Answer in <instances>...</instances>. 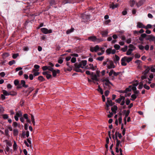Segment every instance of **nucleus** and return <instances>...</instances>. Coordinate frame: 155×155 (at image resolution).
<instances>
[{
	"instance_id": "052dcab7",
	"label": "nucleus",
	"mask_w": 155,
	"mask_h": 155,
	"mask_svg": "<svg viewBox=\"0 0 155 155\" xmlns=\"http://www.w3.org/2000/svg\"><path fill=\"white\" fill-rule=\"evenodd\" d=\"M46 78L47 79H48L52 78V75L50 74H48L46 76Z\"/></svg>"
},
{
	"instance_id": "a878e982",
	"label": "nucleus",
	"mask_w": 155,
	"mask_h": 155,
	"mask_svg": "<svg viewBox=\"0 0 155 155\" xmlns=\"http://www.w3.org/2000/svg\"><path fill=\"white\" fill-rule=\"evenodd\" d=\"M14 135L15 136H16L18 135V131L17 129H14L13 130Z\"/></svg>"
},
{
	"instance_id": "e433bc0d",
	"label": "nucleus",
	"mask_w": 155,
	"mask_h": 155,
	"mask_svg": "<svg viewBox=\"0 0 155 155\" xmlns=\"http://www.w3.org/2000/svg\"><path fill=\"white\" fill-rule=\"evenodd\" d=\"M143 85V84L142 82H140L138 86V88L139 89H141L142 88Z\"/></svg>"
},
{
	"instance_id": "b1692460",
	"label": "nucleus",
	"mask_w": 155,
	"mask_h": 155,
	"mask_svg": "<svg viewBox=\"0 0 155 155\" xmlns=\"http://www.w3.org/2000/svg\"><path fill=\"white\" fill-rule=\"evenodd\" d=\"M132 85H130L128 87L126 88L125 90V91L126 92V93H127L128 92H130L131 91V87H132Z\"/></svg>"
},
{
	"instance_id": "49530a36",
	"label": "nucleus",
	"mask_w": 155,
	"mask_h": 155,
	"mask_svg": "<svg viewBox=\"0 0 155 155\" xmlns=\"http://www.w3.org/2000/svg\"><path fill=\"white\" fill-rule=\"evenodd\" d=\"M104 56H101L98 57L96 59L98 61H102L104 59Z\"/></svg>"
},
{
	"instance_id": "393cba45",
	"label": "nucleus",
	"mask_w": 155,
	"mask_h": 155,
	"mask_svg": "<svg viewBox=\"0 0 155 155\" xmlns=\"http://www.w3.org/2000/svg\"><path fill=\"white\" fill-rule=\"evenodd\" d=\"M150 70V69L149 67H148L147 69H145V71L143 73V74L144 75H146L149 72V71Z\"/></svg>"
},
{
	"instance_id": "9d476101",
	"label": "nucleus",
	"mask_w": 155,
	"mask_h": 155,
	"mask_svg": "<svg viewBox=\"0 0 155 155\" xmlns=\"http://www.w3.org/2000/svg\"><path fill=\"white\" fill-rule=\"evenodd\" d=\"M52 72V75L53 77H55L57 75V74L60 73V71L59 70L57 69L56 70H54Z\"/></svg>"
},
{
	"instance_id": "39448f33",
	"label": "nucleus",
	"mask_w": 155,
	"mask_h": 155,
	"mask_svg": "<svg viewBox=\"0 0 155 155\" xmlns=\"http://www.w3.org/2000/svg\"><path fill=\"white\" fill-rule=\"evenodd\" d=\"M107 61H109V64H107V68L108 69H110L112 68H114L115 67L113 61L110 60L108 58L107 59Z\"/></svg>"
},
{
	"instance_id": "8fccbe9b",
	"label": "nucleus",
	"mask_w": 155,
	"mask_h": 155,
	"mask_svg": "<svg viewBox=\"0 0 155 155\" xmlns=\"http://www.w3.org/2000/svg\"><path fill=\"white\" fill-rule=\"evenodd\" d=\"M2 117L4 119H7L8 117V115L7 114H3L2 115Z\"/></svg>"
},
{
	"instance_id": "bb28decb",
	"label": "nucleus",
	"mask_w": 155,
	"mask_h": 155,
	"mask_svg": "<svg viewBox=\"0 0 155 155\" xmlns=\"http://www.w3.org/2000/svg\"><path fill=\"white\" fill-rule=\"evenodd\" d=\"M135 4V1L134 0H130V6L133 7L134 6Z\"/></svg>"
},
{
	"instance_id": "6e6d98bb",
	"label": "nucleus",
	"mask_w": 155,
	"mask_h": 155,
	"mask_svg": "<svg viewBox=\"0 0 155 155\" xmlns=\"http://www.w3.org/2000/svg\"><path fill=\"white\" fill-rule=\"evenodd\" d=\"M130 101L129 99L128 98L126 99V103L127 105H128L130 104Z\"/></svg>"
},
{
	"instance_id": "f3484780",
	"label": "nucleus",
	"mask_w": 155,
	"mask_h": 155,
	"mask_svg": "<svg viewBox=\"0 0 155 155\" xmlns=\"http://www.w3.org/2000/svg\"><path fill=\"white\" fill-rule=\"evenodd\" d=\"M38 71V70H36L35 69H33V71L35 72L34 73V74H33V75L34 77L38 76L39 75L40 73V72H35L36 71Z\"/></svg>"
},
{
	"instance_id": "6ab92c4d",
	"label": "nucleus",
	"mask_w": 155,
	"mask_h": 155,
	"mask_svg": "<svg viewBox=\"0 0 155 155\" xmlns=\"http://www.w3.org/2000/svg\"><path fill=\"white\" fill-rule=\"evenodd\" d=\"M109 105V106H113L115 104L114 102H112L111 100H107V103Z\"/></svg>"
},
{
	"instance_id": "5fc2aeb1",
	"label": "nucleus",
	"mask_w": 155,
	"mask_h": 155,
	"mask_svg": "<svg viewBox=\"0 0 155 155\" xmlns=\"http://www.w3.org/2000/svg\"><path fill=\"white\" fill-rule=\"evenodd\" d=\"M1 97L2 101L4 100L6 98V97L3 94L1 95Z\"/></svg>"
},
{
	"instance_id": "09e8293b",
	"label": "nucleus",
	"mask_w": 155,
	"mask_h": 155,
	"mask_svg": "<svg viewBox=\"0 0 155 155\" xmlns=\"http://www.w3.org/2000/svg\"><path fill=\"white\" fill-rule=\"evenodd\" d=\"M76 61V59L75 58L73 57L71 60V61L72 63H75Z\"/></svg>"
},
{
	"instance_id": "13d9d810",
	"label": "nucleus",
	"mask_w": 155,
	"mask_h": 155,
	"mask_svg": "<svg viewBox=\"0 0 155 155\" xmlns=\"http://www.w3.org/2000/svg\"><path fill=\"white\" fill-rule=\"evenodd\" d=\"M135 63L137 64H138L139 65L140 63H142V61L140 60H137L135 61Z\"/></svg>"
},
{
	"instance_id": "bf43d9fd",
	"label": "nucleus",
	"mask_w": 155,
	"mask_h": 155,
	"mask_svg": "<svg viewBox=\"0 0 155 155\" xmlns=\"http://www.w3.org/2000/svg\"><path fill=\"white\" fill-rule=\"evenodd\" d=\"M63 61V60L61 59V58H60L59 59L58 61V62L60 64H61L62 63Z\"/></svg>"
},
{
	"instance_id": "ea45409f",
	"label": "nucleus",
	"mask_w": 155,
	"mask_h": 155,
	"mask_svg": "<svg viewBox=\"0 0 155 155\" xmlns=\"http://www.w3.org/2000/svg\"><path fill=\"white\" fill-rule=\"evenodd\" d=\"M112 49L111 48H109L107 49L106 50V52L108 54H110L111 53V51Z\"/></svg>"
},
{
	"instance_id": "0e129e2a",
	"label": "nucleus",
	"mask_w": 155,
	"mask_h": 155,
	"mask_svg": "<svg viewBox=\"0 0 155 155\" xmlns=\"http://www.w3.org/2000/svg\"><path fill=\"white\" fill-rule=\"evenodd\" d=\"M138 48L140 50H143L144 49V47L142 45H140L138 46Z\"/></svg>"
},
{
	"instance_id": "69168bd1",
	"label": "nucleus",
	"mask_w": 155,
	"mask_h": 155,
	"mask_svg": "<svg viewBox=\"0 0 155 155\" xmlns=\"http://www.w3.org/2000/svg\"><path fill=\"white\" fill-rule=\"evenodd\" d=\"M147 35L146 34L143 33L140 36L143 38L147 37Z\"/></svg>"
},
{
	"instance_id": "2f4dec72",
	"label": "nucleus",
	"mask_w": 155,
	"mask_h": 155,
	"mask_svg": "<svg viewBox=\"0 0 155 155\" xmlns=\"http://www.w3.org/2000/svg\"><path fill=\"white\" fill-rule=\"evenodd\" d=\"M9 94L10 95L14 96L16 95L17 93L15 91H11L9 92Z\"/></svg>"
},
{
	"instance_id": "5701e85b",
	"label": "nucleus",
	"mask_w": 155,
	"mask_h": 155,
	"mask_svg": "<svg viewBox=\"0 0 155 155\" xmlns=\"http://www.w3.org/2000/svg\"><path fill=\"white\" fill-rule=\"evenodd\" d=\"M118 6V5L117 4H114V3H112L110 5V7L112 8V9H114L116 8Z\"/></svg>"
},
{
	"instance_id": "58836bf2",
	"label": "nucleus",
	"mask_w": 155,
	"mask_h": 155,
	"mask_svg": "<svg viewBox=\"0 0 155 155\" xmlns=\"http://www.w3.org/2000/svg\"><path fill=\"white\" fill-rule=\"evenodd\" d=\"M15 61L14 60H13L12 61H9V62H8V64L9 65L11 66L12 64H15Z\"/></svg>"
},
{
	"instance_id": "0eeeda50",
	"label": "nucleus",
	"mask_w": 155,
	"mask_h": 155,
	"mask_svg": "<svg viewBox=\"0 0 155 155\" xmlns=\"http://www.w3.org/2000/svg\"><path fill=\"white\" fill-rule=\"evenodd\" d=\"M99 46L96 45L94 47H90V51L92 52H94V51L96 52L99 49Z\"/></svg>"
},
{
	"instance_id": "79ce46f5",
	"label": "nucleus",
	"mask_w": 155,
	"mask_h": 155,
	"mask_svg": "<svg viewBox=\"0 0 155 155\" xmlns=\"http://www.w3.org/2000/svg\"><path fill=\"white\" fill-rule=\"evenodd\" d=\"M115 58L114 61H119L120 59V57L117 55H115Z\"/></svg>"
},
{
	"instance_id": "a211bd4d",
	"label": "nucleus",
	"mask_w": 155,
	"mask_h": 155,
	"mask_svg": "<svg viewBox=\"0 0 155 155\" xmlns=\"http://www.w3.org/2000/svg\"><path fill=\"white\" fill-rule=\"evenodd\" d=\"M16 116L18 117H21L22 116V113L21 111L19 110L16 113Z\"/></svg>"
},
{
	"instance_id": "de8ad7c7",
	"label": "nucleus",
	"mask_w": 155,
	"mask_h": 155,
	"mask_svg": "<svg viewBox=\"0 0 155 155\" xmlns=\"http://www.w3.org/2000/svg\"><path fill=\"white\" fill-rule=\"evenodd\" d=\"M13 149L14 150H17V144L15 141H14V144L13 146Z\"/></svg>"
},
{
	"instance_id": "dca6fc26",
	"label": "nucleus",
	"mask_w": 155,
	"mask_h": 155,
	"mask_svg": "<svg viewBox=\"0 0 155 155\" xmlns=\"http://www.w3.org/2000/svg\"><path fill=\"white\" fill-rule=\"evenodd\" d=\"M91 79L93 81H99V80L97 77V76L96 74H95L93 76L91 77Z\"/></svg>"
},
{
	"instance_id": "774afa93",
	"label": "nucleus",
	"mask_w": 155,
	"mask_h": 155,
	"mask_svg": "<svg viewBox=\"0 0 155 155\" xmlns=\"http://www.w3.org/2000/svg\"><path fill=\"white\" fill-rule=\"evenodd\" d=\"M33 75L32 74H31L29 75V79L31 80H32L33 79Z\"/></svg>"
},
{
	"instance_id": "864d4df0",
	"label": "nucleus",
	"mask_w": 155,
	"mask_h": 155,
	"mask_svg": "<svg viewBox=\"0 0 155 155\" xmlns=\"http://www.w3.org/2000/svg\"><path fill=\"white\" fill-rule=\"evenodd\" d=\"M48 70H49L50 71H51L52 72L54 70V68H52V67H51L50 66H48Z\"/></svg>"
},
{
	"instance_id": "3c124183",
	"label": "nucleus",
	"mask_w": 155,
	"mask_h": 155,
	"mask_svg": "<svg viewBox=\"0 0 155 155\" xmlns=\"http://www.w3.org/2000/svg\"><path fill=\"white\" fill-rule=\"evenodd\" d=\"M144 87L147 90H148L150 89V87L149 86L147 85L146 84H144L143 85Z\"/></svg>"
},
{
	"instance_id": "4d7b16f0",
	"label": "nucleus",
	"mask_w": 155,
	"mask_h": 155,
	"mask_svg": "<svg viewBox=\"0 0 155 155\" xmlns=\"http://www.w3.org/2000/svg\"><path fill=\"white\" fill-rule=\"evenodd\" d=\"M48 66H44L42 67V69L44 71H45L46 70H48Z\"/></svg>"
},
{
	"instance_id": "412c9836",
	"label": "nucleus",
	"mask_w": 155,
	"mask_h": 155,
	"mask_svg": "<svg viewBox=\"0 0 155 155\" xmlns=\"http://www.w3.org/2000/svg\"><path fill=\"white\" fill-rule=\"evenodd\" d=\"M38 80L40 81V82H42L45 81V79L42 76H40L38 77Z\"/></svg>"
},
{
	"instance_id": "cd10ccee",
	"label": "nucleus",
	"mask_w": 155,
	"mask_h": 155,
	"mask_svg": "<svg viewBox=\"0 0 155 155\" xmlns=\"http://www.w3.org/2000/svg\"><path fill=\"white\" fill-rule=\"evenodd\" d=\"M2 92L3 93V94L5 96H7L10 95L9 94V92H8L7 91H6L5 90H2Z\"/></svg>"
},
{
	"instance_id": "72a5a7b5",
	"label": "nucleus",
	"mask_w": 155,
	"mask_h": 155,
	"mask_svg": "<svg viewBox=\"0 0 155 155\" xmlns=\"http://www.w3.org/2000/svg\"><path fill=\"white\" fill-rule=\"evenodd\" d=\"M6 143V145H8V146L11 147L12 146V143L10 141H8L7 140H6L5 141Z\"/></svg>"
},
{
	"instance_id": "a19ab883",
	"label": "nucleus",
	"mask_w": 155,
	"mask_h": 155,
	"mask_svg": "<svg viewBox=\"0 0 155 155\" xmlns=\"http://www.w3.org/2000/svg\"><path fill=\"white\" fill-rule=\"evenodd\" d=\"M87 61L84 60L82 61L81 62V63L83 65V66H85L87 64Z\"/></svg>"
},
{
	"instance_id": "338daca9",
	"label": "nucleus",
	"mask_w": 155,
	"mask_h": 155,
	"mask_svg": "<svg viewBox=\"0 0 155 155\" xmlns=\"http://www.w3.org/2000/svg\"><path fill=\"white\" fill-rule=\"evenodd\" d=\"M8 129H5V133L6 136H9L8 134Z\"/></svg>"
},
{
	"instance_id": "a18cd8bd",
	"label": "nucleus",
	"mask_w": 155,
	"mask_h": 155,
	"mask_svg": "<svg viewBox=\"0 0 155 155\" xmlns=\"http://www.w3.org/2000/svg\"><path fill=\"white\" fill-rule=\"evenodd\" d=\"M127 49V46H125L124 48H122L121 49V50L123 52L126 51Z\"/></svg>"
},
{
	"instance_id": "1a4fd4ad",
	"label": "nucleus",
	"mask_w": 155,
	"mask_h": 155,
	"mask_svg": "<svg viewBox=\"0 0 155 155\" xmlns=\"http://www.w3.org/2000/svg\"><path fill=\"white\" fill-rule=\"evenodd\" d=\"M34 89L33 87H29L28 88L27 90L25 91V93L27 94V96H28L33 91Z\"/></svg>"
},
{
	"instance_id": "4468645a",
	"label": "nucleus",
	"mask_w": 155,
	"mask_h": 155,
	"mask_svg": "<svg viewBox=\"0 0 155 155\" xmlns=\"http://www.w3.org/2000/svg\"><path fill=\"white\" fill-rule=\"evenodd\" d=\"M101 34L102 35L103 37H105L107 36V35L108 34V32L107 31V30L102 31H101Z\"/></svg>"
},
{
	"instance_id": "f704fd0d",
	"label": "nucleus",
	"mask_w": 155,
	"mask_h": 155,
	"mask_svg": "<svg viewBox=\"0 0 155 155\" xmlns=\"http://www.w3.org/2000/svg\"><path fill=\"white\" fill-rule=\"evenodd\" d=\"M74 70L77 72H83L82 70L79 68H75Z\"/></svg>"
},
{
	"instance_id": "4be33fe9",
	"label": "nucleus",
	"mask_w": 155,
	"mask_h": 155,
	"mask_svg": "<svg viewBox=\"0 0 155 155\" xmlns=\"http://www.w3.org/2000/svg\"><path fill=\"white\" fill-rule=\"evenodd\" d=\"M133 51V49L132 48H130L129 49L127 52L126 54L127 55H130L131 54L132 52Z\"/></svg>"
},
{
	"instance_id": "c756f323",
	"label": "nucleus",
	"mask_w": 155,
	"mask_h": 155,
	"mask_svg": "<svg viewBox=\"0 0 155 155\" xmlns=\"http://www.w3.org/2000/svg\"><path fill=\"white\" fill-rule=\"evenodd\" d=\"M97 91L100 93L101 94H103V91L102 90V89L101 88L100 85H99L98 86V88L97 89Z\"/></svg>"
},
{
	"instance_id": "423d86ee",
	"label": "nucleus",
	"mask_w": 155,
	"mask_h": 155,
	"mask_svg": "<svg viewBox=\"0 0 155 155\" xmlns=\"http://www.w3.org/2000/svg\"><path fill=\"white\" fill-rule=\"evenodd\" d=\"M41 31L44 34H48L52 33V31L51 29L48 30L46 28H42L41 29Z\"/></svg>"
},
{
	"instance_id": "680f3d73",
	"label": "nucleus",
	"mask_w": 155,
	"mask_h": 155,
	"mask_svg": "<svg viewBox=\"0 0 155 155\" xmlns=\"http://www.w3.org/2000/svg\"><path fill=\"white\" fill-rule=\"evenodd\" d=\"M114 71L113 70H111L110 72L109 73V75L110 76H111L113 74H114Z\"/></svg>"
},
{
	"instance_id": "37998d69",
	"label": "nucleus",
	"mask_w": 155,
	"mask_h": 155,
	"mask_svg": "<svg viewBox=\"0 0 155 155\" xmlns=\"http://www.w3.org/2000/svg\"><path fill=\"white\" fill-rule=\"evenodd\" d=\"M3 55L4 58H6L8 57L9 54L8 53H5L3 54Z\"/></svg>"
},
{
	"instance_id": "20e7f679",
	"label": "nucleus",
	"mask_w": 155,
	"mask_h": 155,
	"mask_svg": "<svg viewBox=\"0 0 155 155\" xmlns=\"http://www.w3.org/2000/svg\"><path fill=\"white\" fill-rule=\"evenodd\" d=\"M28 87V85L25 84V81L22 80L21 81L20 84L19 86L17 87V88L20 89L22 87L26 88Z\"/></svg>"
},
{
	"instance_id": "c9c22d12",
	"label": "nucleus",
	"mask_w": 155,
	"mask_h": 155,
	"mask_svg": "<svg viewBox=\"0 0 155 155\" xmlns=\"http://www.w3.org/2000/svg\"><path fill=\"white\" fill-rule=\"evenodd\" d=\"M152 27V26L150 24H148L146 26H145L144 28L146 29H148L151 28Z\"/></svg>"
},
{
	"instance_id": "e2e57ef3",
	"label": "nucleus",
	"mask_w": 155,
	"mask_h": 155,
	"mask_svg": "<svg viewBox=\"0 0 155 155\" xmlns=\"http://www.w3.org/2000/svg\"><path fill=\"white\" fill-rule=\"evenodd\" d=\"M13 126L14 127H16L18 126V123L16 122H13Z\"/></svg>"
},
{
	"instance_id": "9b49d317",
	"label": "nucleus",
	"mask_w": 155,
	"mask_h": 155,
	"mask_svg": "<svg viewBox=\"0 0 155 155\" xmlns=\"http://www.w3.org/2000/svg\"><path fill=\"white\" fill-rule=\"evenodd\" d=\"M137 27L139 28H144L145 25L141 22H138L137 23Z\"/></svg>"
},
{
	"instance_id": "2eb2a0df",
	"label": "nucleus",
	"mask_w": 155,
	"mask_h": 155,
	"mask_svg": "<svg viewBox=\"0 0 155 155\" xmlns=\"http://www.w3.org/2000/svg\"><path fill=\"white\" fill-rule=\"evenodd\" d=\"M74 65L75 66V68H83L84 67H82V64L81 63H80L79 64H78L77 63H76L74 64Z\"/></svg>"
},
{
	"instance_id": "473e14b6",
	"label": "nucleus",
	"mask_w": 155,
	"mask_h": 155,
	"mask_svg": "<svg viewBox=\"0 0 155 155\" xmlns=\"http://www.w3.org/2000/svg\"><path fill=\"white\" fill-rule=\"evenodd\" d=\"M14 84L15 86H19L20 85V83H19V81L18 80H15L14 81Z\"/></svg>"
},
{
	"instance_id": "f257e3e1",
	"label": "nucleus",
	"mask_w": 155,
	"mask_h": 155,
	"mask_svg": "<svg viewBox=\"0 0 155 155\" xmlns=\"http://www.w3.org/2000/svg\"><path fill=\"white\" fill-rule=\"evenodd\" d=\"M134 57H128L127 56H124L121 59V64L122 66H125L127 65V64L125 62L126 61L127 62L129 63L133 59Z\"/></svg>"
},
{
	"instance_id": "c85d7f7f",
	"label": "nucleus",
	"mask_w": 155,
	"mask_h": 155,
	"mask_svg": "<svg viewBox=\"0 0 155 155\" xmlns=\"http://www.w3.org/2000/svg\"><path fill=\"white\" fill-rule=\"evenodd\" d=\"M74 28H71V29H68L67 31H66V34H69L70 33H71V32H72L74 30Z\"/></svg>"
},
{
	"instance_id": "f03ea898",
	"label": "nucleus",
	"mask_w": 155,
	"mask_h": 155,
	"mask_svg": "<svg viewBox=\"0 0 155 155\" xmlns=\"http://www.w3.org/2000/svg\"><path fill=\"white\" fill-rule=\"evenodd\" d=\"M88 40L94 42H97L99 43L102 41V40L101 38H98L95 36H93L89 37L87 38Z\"/></svg>"
},
{
	"instance_id": "4c0bfd02",
	"label": "nucleus",
	"mask_w": 155,
	"mask_h": 155,
	"mask_svg": "<svg viewBox=\"0 0 155 155\" xmlns=\"http://www.w3.org/2000/svg\"><path fill=\"white\" fill-rule=\"evenodd\" d=\"M114 47L116 50H118L120 48V46L118 45L115 44L114 45Z\"/></svg>"
},
{
	"instance_id": "ddd939ff",
	"label": "nucleus",
	"mask_w": 155,
	"mask_h": 155,
	"mask_svg": "<svg viewBox=\"0 0 155 155\" xmlns=\"http://www.w3.org/2000/svg\"><path fill=\"white\" fill-rule=\"evenodd\" d=\"M155 37L153 35H147V36L146 39L147 40H151L153 41Z\"/></svg>"
},
{
	"instance_id": "f8f14e48",
	"label": "nucleus",
	"mask_w": 155,
	"mask_h": 155,
	"mask_svg": "<svg viewBox=\"0 0 155 155\" xmlns=\"http://www.w3.org/2000/svg\"><path fill=\"white\" fill-rule=\"evenodd\" d=\"M117 107L116 105H114V106L111 108V110L114 114L117 113Z\"/></svg>"
},
{
	"instance_id": "c03bdc74",
	"label": "nucleus",
	"mask_w": 155,
	"mask_h": 155,
	"mask_svg": "<svg viewBox=\"0 0 155 155\" xmlns=\"http://www.w3.org/2000/svg\"><path fill=\"white\" fill-rule=\"evenodd\" d=\"M18 54H13L12 57L13 59H16L18 56Z\"/></svg>"
},
{
	"instance_id": "7ed1b4c3",
	"label": "nucleus",
	"mask_w": 155,
	"mask_h": 155,
	"mask_svg": "<svg viewBox=\"0 0 155 155\" xmlns=\"http://www.w3.org/2000/svg\"><path fill=\"white\" fill-rule=\"evenodd\" d=\"M82 18V21L83 22H86L89 20L90 19V15H86L84 14L81 15V16Z\"/></svg>"
},
{
	"instance_id": "603ef678",
	"label": "nucleus",
	"mask_w": 155,
	"mask_h": 155,
	"mask_svg": "<svg viewBox=\"0 0 155 155\" xmlns=\"http://www.w3.org/2000/svg\"><path fill=\"white\" fill-rule=\"evenodd\" d=\"M89 66H92V67L91 68H88V69H92V70H95V68H94V67L93 66V64H89ZM87 69H88V68H87Z\"/></svg>"
},
{
	"instance_id": "6e6552de",
	"label": "nucleus",
	"mask_w": 155,
	"mask_h": 155,
	"mask_svg": "<svg viewBox=\"0 0 155 155\" xmlns=\"http://www.w3.org/2000/svg\"><path fill=\"white\" fill-rule=\"evenodd\" d=\"M102 82H105L104 83V84L106 86H109V84L111 85L112 86H113V84L110 82V81L107 78H106L105 79H104L103 80Z\"/></svg>"
},
{
	"instance_id": "aec40b11",
	"label": "nucleus",
	"mask_w": 155,
	"mask_h": 155,
	"mask_svg": "<svg viewBox=\"0 0 155 155\" xmlns=\"http://www.w3.org/2000/svg\"><path fill=\"white\" fill-rule=\"evenodd\" d=\"M145 1V0H140L137 3V6H139L142 5L144 2Z\"/></svg>"
},
{
	"instance_id": "7c9ffc66",
	"label": "nucleus",
	"mask_w": 155,
	"mask_h": 155,
	"mask_svg": "<svg viewBox=\"0 0 155 155\" xmlns=\"http://www.w3.org/2000/svg\"><path fill=\"white\" fill-rule=\"evenodd\" d=\"M131 97L132 99H130V100L134 101L137 98V96L135 94H133L131 96Z\"/></svg>"
}]
</instances>
